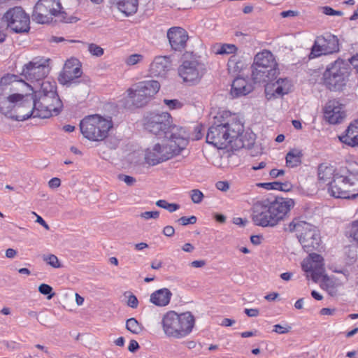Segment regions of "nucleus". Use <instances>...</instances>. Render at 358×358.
I'll return each instance as SVG.
<instances>
[{
  "instance_id": "1",
  "label": "nucleus",
  "mask_w": 358,
  "mask_h": 358,
  "mask_svg": "<svg viewBox=\"0 0 358 358\" xmlns=\"http://www.w3.org/2000/svg\"><path fill=\"white\" fill-rule=\"evenodd\" d=\"M222 116L215 117L216 120L211 125L206 134V142L218 149L238 150L249 146L252 143L245 144L243 138V124L235 117L229 120H220Z\"/></svg>"
},
{
  "instance_id": "2",
  "label": "nucleus",
  "mask_w": 358,
  "mask_h": 358,
  "mask_svg": "<svg viewBox=\"0 0 358 358\" xmlns=\"http://www.w3.org/2000/svg\"><path fill=\"white\" fill-rule=\"evenodd\" d=\"M294 203L292 199L283 198L257 201L252 207V221L257 226L273 227L285 218Z\"/></svg>"
},
{
  "instance_id": "3",
  "label": "nucleus",
  "mask_w": 358,
  "mask_h": 358,
  "mask_svg": "<svg viewBox=\"0 0 358 358\" xmlns=\"http://www.w3.org/2000/svg\"><path fill=\"white\" fill-rule=\"evenodd\" d=\"M166 138L167 143H157L146 150L145 159L148 164L155 166L178 155L187 145L188 135L182 127H173Z\"/></svg>"
},
{
  "instance_id": "4",
  "label": "nucleus",
  "mask_w": 358,
  "mask_h": 358,
  "mask_svg": "<svg viewBox=\"0 0 358 358\" xmlns=\"http://www.w3.org/2000/svg\"><path fill=\"white\" fill-rule=\"evenodd\" d=\"M56 89V83L47 79L34 92V113L38 118H49L53 114L57 115L59 113L62 103Z\"/></svg>"
},
{
  "instance_id": "5",
  "label": "nucleus",
  "mask_w": 358,
  "mask_h": 358,
  "mask_svg": "<svg viewBox=\"0 0 358 358\" xmlns=\"http://www.w3.org/2000/svg\"><path fill=\"white\" fill-rule=\"evenodd\" d=\"M17 78L16 75L6 74L0 80V113L10 119L17 98H20V92H24V88L29 87L26 82Z\"/></svg>"
},
{
  "instance_id": "6",
  "label": "nucleus",
  "mask_w": 358,
  "mask_h": 358,
  "mask_svg": "<svg viewBox=\"0 0 358 358\" xmlns=\"http://www.w3.org/2000/svg\"><path fill=\"white\" fill-rule=\"evenodd\" d=\"M323 261L321 255L310 253L308 258L303 260L301 267L308 279L310 278L315 282L320 283L323 289L334 296L336 294L335 280L325 273Z\"/></svg>"
},
{
  "instance_id": "7",
  "label": "nucleus",
  "mask_w": 358,
  "mask_h": 358,
  "mask_svg": "<svg viewBox=\"0 0 358 358\" xmlns=\"http://www.w3.org/2000/svg\"><path fill=\"white\" fill-rule=\"evenodd\" d=\"M162 325L167 336L181 338L192 331L194 325V317L189 312L178 314L170 310L163 315Z\"/></svg>"
},
{
  "instance_id": "8",
  "label": "nucleus",
  "mask_w": 358,
  "mask_h": 358,
  "mask_svg": "<svg viewBox=\"0 0 358 358\" xmlns=\"http://www.w3.org/2000/svg\"><path fill=\"white\" fill-rule=\"evenodd\" d=\"M285 230L296 233L299 243L307 252L317 250L320 245L321 238L317 228L300 218H294Z\"/></svg>"
},
{
  "instance_id": "9",
  "label": "nucleus",
  "mask_w": 358,
  "mask_h": 358,
  "mask_svg": "<svg viewBox=\"0 0 358 358\" xmlns=\"http://www.w3.org/2000/svg\"><path fill=\"white\" fill-rule=\"evenodd\" d=\"M66 13L63 10L60 0H38L34 6L32 13L33 21L38 24H48L54 17H59L65 22L77 21L76 17L66 18Z\"/></svg>"
},
{
  "instance_id": "10",
  "label": "nucleus",
  "mask_w": 358,
  "mask_h": 358,
  "mask_svg": "<svg viewBox=\"0 0 358 358\" xmlns=\"http://www.w3.org/2000/svg\"><path fill=\"white\" fill-rule=\"evenodd\" d=\"M159 89V83L153 80L134 83L127 90V103L130 107L142 108L149 103Z\"/></svg>"
},
{
  "instance_id": "11",
  "label": "nucleus",
  "mask_w": 358,
  "mask_h": 358,
  "mask_svg": "<svg viewBox=\"0 0 358 358\" xmlns=\"http://www.w3.org/2000/svg\"><path fill=\"white\" fill-rule=\"evenodd\" d=\"M112 127L111 120L97 114L85 117L80 123V131L83 136L93 141L105 139Z\"/></svg>"
},
{
  "instance_id": "12",
  "label": "nucleus",
  "mask_w": 358,
  "mask_h": 358,
  "mask_svg": "<svg viewBox=\"0 0 358 358\" xmlns=\"http://www.w3.org/2000/svg\"><path fill=\"white\" fill-rule=\"evenodd\" d=\"M49 59L43 58H34L29 63L24 64L22 71V76L25 79L34 83L31 85L27 83L29 87L25 88L29 91H34L41 87V83L50 72V66L48 65Z\"/></svg>"
},
{
  "instance_id": "13",
  "label": "nucleus",
  "mask_w": 358,
  "mask_h": 358,
  "mask_svg": "<svg viewBox=\"0 0 358 358\" xmlns=\"http://www.w3.org/2000/svg\"><path fill=\"white\" fill-rule=\"evenodd\" d=\"M171 123V116L167 112H148L143 118V125L146 130L164 138H168L171 134L172 128L177 127Z\"/></svg>"
},
{
  "instance_id": "14",
  "label": "nucleus",
  "mask_w": 358,
  "mask_h": 358,
  "mask_svg": "<svg viewBox=\"0 0 358 358\" xmlns=\"http://www.w3.org/2000/svg\"><path fill=\"white\" fill-rule=\"evenodd\" d=\"M7 28L16 33H24L29 30V15L21 6L9 8L2 17Z\"/></svg>"
},
{
  "instance_id": "15",
  "label": "nucleus",
  "mask_w": 358,
  "mask_h": 358,
  "mask_svg": "<svg viewBox=\"0 0 358 358\" xmlns=\"http://www.w3.org/2000/svg\"><path fill=\"white\" fill-rule=\"evenodd\" d=\"M24 92H20V98L15 103L13 120L23 121L31 117H37L34 113L35 105L33 94H28L29 90L23 89Z\"/></svg>"
},
{
  "instance_id": "16",
  "label": "nucleus",
  "mask_w": 358,
  "mask_h": 358,
  "mask_svg": "<svg viewBox=\"0 0 358 358\" xmlns=\"http://www.w3.org/2000/svg\"><path fill=\"white\" fill-rule=\"evenodd\" d=\"M337 180L341 183L337 187V198L355 199L358 196V174L349 173L348 176L337 173Z\"/></svg>"
},
{
  "instance_id": "17",
  "label": "nucleus",
  "mask_w": 358,
  "mask_h": 358,
  "mask_svg": "<svg viewBox=\"0 0 358 358\" xmlns=\"http://www.w3.org/2000/svg\"><path fill=\"white\" fill-rule=\"evenodd\" d=\"M336 48V36L325 33L323 36L317 37L310 54V58H315L322 55L333 53Z\"/></svg>"
},
{
  "instance_id": "18",
  "label": "nucleus",
  "mask_w": 358,
  "mask_h": 358,
  "mask_svg": "<svg viewBox=\"0 0 358 358\" xmlns=\"http://www.w3.org/2000/svg\"><path fill=\"white\" fill-rule=\"evenodd\" d=\"M178 74L184 82L194 84L201 79L203 74L202 67L195 60H186L179 66Z\"/></svg>"
},
{
  "instance_id": "19",
  "label": "nucleus",
  "mask_w": 358,
  "mask_h": 358,
  "mask_svg": "<svg viewBox=\"0 0 358 358\" xmlns=\"http://www.w3.org/2000/svg\"><path fill=\"white\" fill-rule=\"evenodd\" d=\"M350 66H353L358 74V55L352 57L348 62L337 59V91L343 90L350 75Z\"/></svg>"
},
{
  "instance_id": "20",
  "label": "nucleus",
  "mask_w": 358,
  "mask_h": 358,
  "mask_svg": "<svg viewBox=\"0 0 358 358\" xmlns=\"http://www.w3.org/2000/svg\"><path fill=\"white\" fill-rule=\"evenodd\" d=\"M167 37L171 48L175 51L181 52L185 49L189 36L183 28H170L167 31Z\"/></svg>"
},
{
  "instance_id": "21",
  "label": "nucleus",
  "mask_w": 358,
  "mask_h": 358,
  "mask_svg": "<svg viewBox=\"0 0 358 358\" xmlns=\"http://www.w3.org/2000/svg\"><path fill=\"white\" fill-rule=\"evenodd\" d=\"M82 74L78 62L76 59L67 60L59 76V81L63 85L71 83Z\"/></svg>"
},
{
  "instance_id": "22",
  "label": "nucleus",
  "mask_w": 358,
  "mask_h": 358,
  "mask_svg": "<svg viewBox=\"0 0 358 358\" xmlns=\"http://www.w3.org/2000/svg\"><path fill=\"white\" fill-rule=\"evenodd\" d=\"M292 83L287 78H280L273 83H267L265 87V93L268 99L282 96L288 94L292 89Z\"/></svg>"
},
{
  "instance_id": "23",
  "label": "nucleus",
  "mask_w": 358,
  "mask_h": 358,
  "mask_svg": "<svg viewBox=\"0 0 358 358\" xmlns=\"http://www.w3.org/2000/svg\"><path fill=\"white\" fill-rule=\"evenodd\" d=\"M336 168L327 164H322L318 167L319 183L327 186V191L332 196H335L332 183L335 181Z\"/></svg>"
},
{
  "instance_id": "24",
  "label": "nucleus",
  "mask_w": 358,
  "mask_h": 358,
  "mask_svg": "<svg viewBox=\"0 0 358 358\" xmlns=\"http://www.w3.org/2000/svg\"><path fill=\"white\" fill-rule=\"evenodd\" d=\"M171 69V61L166 56L155 57L150 65L149 71L152 77H165Z\"/></svg>"
},
{
  "instance_id": "25",
  "label": "nucleus",
  "mask_w": 358,
  "mask_h": 358,
  "mask_svg": "<svg viewBox=\"0 0 358 358\" xmlns=\"http://www.w3.org/2000/svg\"><path fill=\"white\" fill-rule=\"evenodd\" d=\"M339 140L350 146L358 145V120H355L348 127L345 134L338 136Z\"/></svg>"
},
{
  "instance_id": "26",
  "label": "nucleus",
  "mask_w": 358,
  "mask_h": 358,
  "mask_svg": "<svg viewBox=\"0 0 358 358\" xmlns=\"http://www.w3.org/2000/svg\"><path fill=\"white\" fill-rule=\"evenodd\" d=\"M252 91V86L245 79L236 78L232 83L230 94L233 98H237L247 95Z\"/></svg>"
},
{
  "instance_id": "27",
  "label": "nucleus",
  "mask_w": 358,
  "mask_h": 358,
  "mask_svg": "<svg viewBox=\"0 0 358 358\" xmlns=\"http://www.w3.org/2000/svg\"><path fill=\"white\" fill-rule=\"evenodd\" d=\"M171 296L172 293L169 289L162 288L153 292L150 301L157 306H165L169 303Z\"/></svg>"
},
{
  "instance_id": "28",
  "label": "nucleus",
  "mask_w": 358,
  "mask_h": 358,
  "mask_svg": "<svg viewBox=\"0 0 358 358\" xmlns=\"http://www.w3.org/2000/svg\"><path fill=\"white\" fill-rule=\"evenodd\" d=\"M273 61V54L268 50H263L255 55L253 65L271 69Z\"/></svg>"
},
{
  "instance_id": "29",
  "label": "nucleus",
  "mask_w": 358,
  "mask_h": 358,
  "mask_svg": "<svg viewBox=\"0 0 358 358\" xmlns=\"http://www.w3.org/2000/svg\"><path fill=\"white\" fill-rule=\"evenodd\" d=\"M113 3L117 6L118 10L129 15L136 12L138 8V0H111Z\"/></svg>"
},
{
  "instance_id": "30",
  "label": "nucleus",
  "mask_w": 358,
  "mask_h": 358,
  "mask_svg": "<svg viewBox=\"0 0 358 358\" xmlns=\"http://www.w3.org/2000/svg\"><path fill=\"white\" fill-rule=\"evenodd\" d=\"M323 84L330 90L336 88V62L329 64L322 76Z\"/></svg>"
},
{
  "instance_id": "31",
  "label": "nucleus",
  "mask_w": 358,
  "mask_h": 358,
  "mask_svg": "<svg viewBox=\"0 0 358 358\" xmlns=\"http://www.w3.org/2000/svg\"><path fill=\"white\" fill-rule=\"evenodd\" d=\"M323 120L330 124H336V100H329L322 108Z\"/></svg>"
},
{
  "instance_id": "32",
  "label": "nucleus",
  "mask_w": 358,
  "mask_h": 358,
  "mask_svg": "<svg viewBox=\"0 0 358 358\" xmlns=\"http://www.w3.org/2000/svg\"><path fill=\"white\" fill-rule=\"evenodd\" d=\"M272 69L260 68L252 65V78L255 83H265L269 81V74Z\"/></svg>"
},
{
  "instance_id": "33",
  "label": "nucleus",
  "mask_w": 358,
  "mask_h": 358,
  "mask_svg": "<svg viewBox=\"0 0 358 358\" xmlns=\"http://www.w3.org/2000/svg\"><path fill=\"white\" fill-rule=\"evenodd\" d=\"M302 151L297 149L291 150L286 155V164L288 167L294 168L301 165L302 162Z\"/></svg>"
},
{
  "instance_id": "34",
  "label": "nucleus",
  "mask_w": 358,
  "mask_h": 358,
  "mask_svg": "<svg viewBox=\"0 0 358 358\" xmlns=\"http://www.w3.org/2000/svg\"><path fill=\"white\" fill-rule=\"evenodd\" d=\"M227 66L229 72L236 73L240 72L243 69L244 64L239 57L232 55L228 61Z\"/></svg>"
},
{
  "instance_id": "35",
  "label": "nucleus",
  "mask_w": 358,
  "mask_h": 358,
  "mask_svg": "<svg viewBox=\"0 0 358 358\" xmlns=\"http://www.w3.org/2000/svg\"><path fill=\"white\" fill-rule=\"evenodd\" d=\"M214 52L216 55L234 54L238 48L233 44H217L214 46Z\"/></svg>"
},
{
  "instance_id": "36",
  "label": "nucleus",
  "mask_w": 358,
  "mask_h": 358,
  "mask_svg": "<svg viewBox=\"0 0 358 358\" xmlns=\"http://www.w3.org/2000/svg\"><path fill=\"white\" fill-rule=\"evenodd\" d=\"M126 329L131 333L138 334L143 330V326L134 317L129 318L126 322Z\"/></svg>"
},
{
  "instance_id": "37",
  "label": "nucleus",
  "mask_w": 358,
  "mask_h": 358,
  "mask_svg": "<svg viewBox=\"0 0 358 358\" xmlns=\"http://www.w3.org/2000/svg\"><path fill=\"white\" fill-rule=\"evenodd\" d=\"M350 266H347L341 269H337V285H343L348 281V278L350 275Z\"/></svg>"
},
{
  "instance_id": "38",
  "label": "nucleus",
  "mask_w": 358,
  "mask_h": 358,
  "mask_svg": "<svg viewBox=\"0 0 358 358\" xmlns=\"http://www.w3.org/2000/svg\"><path fill=\"white\" fill-rule=\"evenodd\" d=\"M43 260L48 265L55 268H59L62 266L57 257L52 254L43 255Z\"/></svg>"
},
{
  "instance_id": "39",
  "label": "nucleus",
  "mask_w": 358,
  "mask_h": 358,
  "mask_svg": "<svg viewBox=\"0 0 358 358\" xmlns=\"http://www.w3.org/2000/svg\"><path fill=\"white\" fill-rule=\"evenodd\" d=\"M144 59V55L141 54H132L126 57L124 62L127 66H134L141 63Z\"/></svg>"
},
{
  "instance_id": "40",
  "label": "nucleus",
  "mask_w": 358,
  "mask_h": 358,
  "mask_svg": "<svg viewBox=\"0 0 358 358\" xmlns=\"http://www.w3.org/2000/svg\"><path fill=\"white\" fill-rule=\"evenodd\" d=\"M38 292L43 295H46L49 300L55 296V293L52 292V287L48 284H41L38 286Z\"/></svg>"
},
{
  "instance_id": "41",
  "label": "nucleus",
  "mask_w": 358,
  "mask_h": 358,
  "mask_svg": "<svg viewBox=\"0 0 358 358\" xmlns=\"http://www.w3.org/2000/svg\"><path fill=\"white\" fill-rule=\"evenodd\" d=\"M87 49L90 53L95 57H101L104 53L103 49L95 43H89Z\"/></svg>"
},
{
  "instance_id": "42",
  "label": "nucleus",
  "mask_w": 358,
  "mask_h": 358,
  "mask_svg": "<svg viewBox=\"0 0 358 358\" xmlns=\"http://www.w3.org/2000/svg\"><path fill=\"white\" fill-rule=\"evenodd\" d=\"M202 131H203V127H202L201 125H196L194 127V133L192 134H189L186 131L187 134L188 135L187 143H189V139H192L193 141H196V140L201 139L202 138V136H203Z\"/></svg>"
},
{
  "instance_id": "43",
  "label": "nucleus",
  "mask_w": 358,
  "mask_h": 358,
  "mask_svg": "<svg viewBox=\"0 0 358 358\" xmlns=\"http://www.w3.org/2000/svg\"><path fill=\"white\" fill-rule=\"evenodd\" d=\"M190 197H191L192 201L194 203L198 204L202 201V200L204 197V195L202 193V192L200 191L199 189H194L191 190Z\"/></svg>"
},
{
  "instance_id": "44",
  "label": "nucleus",
  "mask_w": 358,
  "mask_h": 358,
  "mask_svg": "<svg viewBox=\"0 0 358 358\" xmlns=\"http://www.w3.org/2000/svg\"><path fill=\"white\" fill-rule=\"evenodd\" d=\"M164 104L170 109H177L182 107V103L177 99H164Z\"/></svg>"
},
{
  "instance_id": "45",
  "label": "nucleus",
  "mask_w": 358,
  "mask_h": 358,
  "mask_svg": "<svg viewBox=\"0 0 358 358\" xmlns=\"http://www.w3.org/2000/svg\"><path fill=\"white\" fill-rule=\"evenodd\" d=\"M178 222L182 225L193 224L196 222V217L194 215L189 217L183 216L178 220Z\"/></svg>"
},
{
  "instance_id": "46",
  "label": "nucleus",
  "mask_w": 358,
  "mask_h": 358,
  "mask_svg": "<svg viewBox=\"0 0 358 358\" xmlns=\"http://www.w3.org/2000/svg\"><path fill=\"white\" fill-rule=\"evenodd\" d=\"M118 178L120 180L124 182L127 185L132 186L135 184L136 180L132 176L120 174L118 176Z\"/></svg>"
},
{
  "instance_id": "47",
  "label": "nucleus",
  "mask_w": 358,
  "mask_h": 358,
  "mask_svg": "<svg viewBox=\"0 0 358 358\" xmlns=\"http://www.w3.org/2000/svg\"><path fill=\"white\" fill-rule=\"evenodd\" d=\"M127 305L132 308H136L138 305V301L136 296L130 292H129Z\"/></svg>"
},
{
  "instance_id": "48",
  "label": "nucleus",
  "mask_w": 358,
  "mask_h": 358,
  "mask_svg": "<svg viewBox=\"0 0 358 358\" xmlns=\"http://www.w3.org/2000/svg\"><path fill=\"white\" fill-rule=\"evenodd\" d=\"M140 216L145 220L157 219L159 216V213L158 211H145L142 213Z\"/></svg>"
},
{
  "instance_id": "49",
  "label": "nucleus",
  "mask_w": 358,
  "mask_h": 358,
  "mask_svg": "<svg viewBox=\"0 0 358 358\" xmlns=\"http://www.w3.org/2000/svg\"><path fill=\"white\" fill-rule=\"evenodd\" d=\"M290 327L288 326H282L280 324H275L273 326V331L279 334H287L289 331Z\"/></svg>"
},
{
  "instance_id": "50",
  "label": "nucleus",
  "mask_w": 358,
  "mask_h": 358,
  "mask_svg": "<svg viewBox=\"0 0 358 358\" xmlns=\"http://www.w3.org/2000/svg\"><path fill=\"white\" fill-rule=\"evenodd\" d=\"M217 189L222 192H227L229 189V183L227 181H218L215 184Z\"/></svg>"
},
{
  "instance_id": "51",
  "label": "nucleus",
  "mask_w": 358,
  "mask_h": 358,
  "mask_svg": "<svg viewBox=\"0 0 358 358\" xmlns=\"http://www.w3.org/2000/svg\"><path fill=\"white\" fill-rule=\"evenodd\" d=\"M259 186L263 187L266 188V189H276L278 190V188L280 185V182H265V183H260L258 185Z\"/></svg>"
},
{
  "instance_id": "52",
  "label": "nucleus",
  "mask_w": 358,
  "mask_h": 358,
  "mask_svg": "<svg viewBox=\"0 0 358 358\" xmlns=\"http://www.w3.org/2000/svg\"><path fill=\"white\" fill-rule=\"evenodd\" d=\"M61 185V180L58 178H53L48 182L50 188H57Z\"/></svg>"
},
{
  "instance_id": "53",
  "label": "nucleus",
  "mask_w": 358,
  "mask_h": 358,
  "mask_svg": "<svg viewBox=\"0 0 358 358\" xmlns=\"http://www.w3.org/2000/svg\"><path fill=\"white\" fill-rule=\"evenodd\" d=\"M345 117L346 113L337 106V124L341 122Z\"/></svg>"
},
{
  "instance_id": "54",
  "label": "nucleus",
  "mask_w": 358,
  "mask_h": 358,
  "mask_svg": "<svg viewBox=\"0 0 358 358\" xmlns=\"http://www.w3.org/2000/svg\"><path fill=\"white\" fill-rule=\"evenodd\" d=\"M33 214L36 216V222L41 225H42L46 230L50 229L49 225L45 222V220L38 215H37L36 213L33 212Z\"/></svg>"
},
{
  "instance_id": "55",
  "label": "nucleus",
  "mask_w": 358,
  "mask_h": 358,
  "mask_svg": "<svg viewBox=\"0 0 358 358\" xmlns=\"http://www.w3.org/2000/svg\"><path fill=\"white\" fill-rule=\"evenodd\" d=\"M175 233V229L172 226H166L163 229V234L164 235L171 237Z\"/></svg>"
},
{
  "instance_id": "56",
  "label": "nucleus",
  "mask_w": 358,
  "mask_h": 358,
  "mask_svg": "<svg viewBox=\"0 0 358 358\" xmlns=\"http://www.w3.org/2000/svg\"><path fill=\"white\" fill-rule=\"evenodd\" d=\"M245 313L248 317H257L259 315V311L257 308H250V309L246 308V309H245Z\"/></svg>"
},
{
  "instance_id": "57",
  "label": "nucleus",
  "mask_w": 358,
  "mask_h": 358,
  "mask_svg": "<svg viewBox=\"0 0 358 358\" xmlns=\"http://www.w3.org/2000/svg\"><path fill=\"white\" fill-rule=\"evenodd\" d=\"M269 173L272 178H275L283 176L285 174V171L283 170L273 169L270 171Z\"/></svg>"
},
{
  "instance_id": "58",
  "label": "nucleus",
  "mask_w": 358,
  "mask_h": 358,
  "mask_svg": "<svg viewBox=\"0 0 358 358\" xmlns=\"http://www.w3.org/2000/svg\"><path fill=\"white\" fill-rule=\"evenodd\" d=\"M292 188V185L289 182H280V185L278 188V190L287 192L289 191Z\"/></svg>"
},
{
  "instance_id": "59",
  "label": "nucleus",
  "mask_w": 358,
  "mask_h": 358,
  "mask_svg": "<svg viewBox=\"0 0 358 358\" xmlns=\"http://www.w3.org/2000/svg\"><path fill=\"white\" fill-rule=\"evenodd\" d=\"M299 14V12L298 11H295V10H286V11H282L281 13H280V15L282 17H294V16H297Z\"/></svg>"
},
{
  "instance_id": "60",
  "label": "nucleus",
  "mask_w": 358,
  "mask_h": 358,
  "mask_svg": "<svg viewBox=\"0 0 358 358\" xmlns=\"http://www.w3.org/2000/svg\"><path fill=\"white\" fill-rule=\"evenodd\" d=\"M139 348V345L135 340H131L129 343L128 350L129 351L134 352Z\"/></svg>"
},
{
  "instance_id": "61",
  "label": "nucleus",
  "mask_w": 358,
  "mask_h": 358,
  "mask_svg": "<svg viewBox=\"0 0 358 358\" xmlns=\"http://www.w3.org/2000/svg\"><path fill=\"white\" fill-rule=\"evenodd\" d=\"M335 310L334 308H323L320 310L321 315H332L334 314Z\"/></svg>"
},
{
  "instance_id": "62",
  "label": "nucleus",
  "mask_w": 358,
  "mask_h": 358,
  "mask_svg": "<svg viewBox=\"0 0 358 358\" xmlns=\"http://www.w3.org/2000/svg\"><path fill=\"white\" fill-rule=\"evenodd\" d=\"M191 266L194 268H202L206 265L204 260H195L190 263Z\"/></svg>"
},
{
  "instance_id": "63",
  "label": "nucleus",
  "mask_w": 358,
  "mask_h": 358,
  "mask_svg": "<svg viewBox=\"0 0 358 358\" xmlns=\"http://www.w3.org/2000/svg\"><path fill=\"white\" fill-rule=\"evenodd\" d=\"M180 208V206L177 203H169L167 204V206L166 208V210H167L170 213H173L174 211H176Z\"/></svg>"
},
{
  "instance_id": "64",
  "label": "nucleus",
  "mask_w": 358,
  "mask_h": 358,
  "mask_svg": "<svg viewBox=\"0 0 358 358\" xmlns=\"http://www.w3.org/2000/svg\"><path fill=\"white\" fill-rule=\"evenodd\" d=\"M17 255V251L13 248H8L6 250V257L9 259L14 258Z\"/></svg>"
}]
</instances>
